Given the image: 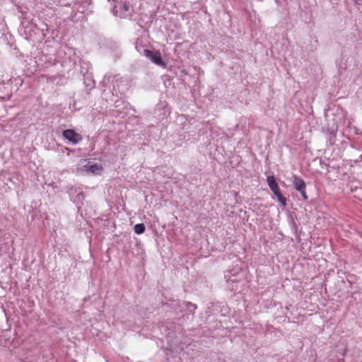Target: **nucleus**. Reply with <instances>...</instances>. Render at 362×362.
Segmentation results:
<instances>
[{
	"mask_svg": "<svg viewBox=\"0 0 362 362\" xmlns=\"http://www.w3.org/2000/svg\"><path fill=\"white\" fill-rule=\"evenodd\" d=\"M299 192L301 194L304 200L308 199V196L306 194L305 189H303V191H299Z\"/></svg>",
	"mask_w": 362,
	"mask_h": 362,
	"instance_id": "obj_10",
	"label": "nucleus"
},
{
	"mask_svg": "<svg viewBox=\"0 0 362 362\" xmlns=\"http://www.w3.org/2000/svg\"><path fill=\"white\" fill-rule=\"evenodd\" d=\"M269 187L274 194L276 193L280 192V189L279 187L277 182H276L275 184L271 185Z\"/></svg>",
	"mask_w": 362,
	"mask_h": 362,
	"instance_id": "obj_8",
	"label": "nucleus"
},
{
	"mask_svg": "<svg viewBox=\"0 0 362 362\" xmlns=\"http://www.w3.org/2000/svg\"><path fill=\"white\" fill-rule=\"evenodd\" d=\"M267 182L269 186L276 182L275 177L273 175L268 176L267 178Z\"/></svg>",
	"mask_w": 362,
	"mask_h": 362,
	"instance_id": "obj_9",
	"label": "nucleus"
},
{
	"mask_svg": "<svg viewBox=\"0 0 362 362\" xmlns=\"http://www.w3.org/2000/svg\"><path fill=\"white\" fill-rule=\"evenodd\" d=\"M131 13V9L128 3L124 2L122 4L121 7L119 8V16L121 18H124L129 16Z\"/></svg>",
	"mask_w": 362,
	"mask_h": 362,
	"instance_id": "obj_5",
	"label": "nucleus"
},
{
	"mask_svg": "<svg viewBox=\"0 0 362 362\" xmlns=\"http://www.w3.org/2000/svg\"><path fill=\"white\" fill-rule=\"evenodd\" d=\"M276 198H277V200L278 202L283 206H286V197L281 194V191L276 193L274 194Z\"/></svg>",
	"mask_w": 362,
	"mask_h": 362,
	"instance_id": "obj_6",
	"label": "nucleus"
},
{
	"mask_svg": "<svg viewBox=\"0 0 362 362\" xmlns=\"http://www.w3.org/2000/svg\"><path fill=\"white\" fill-rule=\"evenodd\" d=\"M103 170V165L99 163H93L86 160L78 163L76 169L78 174H88L93 175H99Z\"/></svg>",
	"mask_w": 362,
	"mask_h": 362,
	"instance_id": "obj_1",
	"label": "nucleus"
},
{
	"mask_svg": "<svg viewBox=\"0 0 362 362\" xmlns=\"http://www.w3.org/2000/svg\"><path fill=\"white\" fill-rule=\"evenodd\" d=\"M63 136L73 144H78L82 140L81 134L76 133L72 129H66L63 132Z\"/></svg>",
	"mask_w": 362,
	"mask_h": 362,
	"instance_id": "obj_3",
	"label": "nucleus"
},
{
	"mask_svg": "<svg viewBox=\"0 0 362 362\" xmlns=\"http://www.w3.org/2000/svg\"><path fill=\"white\" fill-rule=\"evenodd\" d=\"M134 230L136 234H142L145 231V226L143 223L136 224Z\"/></svg>",
	"mask_w": 362,
	"mask_h": 362,
	"instance_id": "obj_7",
	"label": "nucleus"
},
{
	"mask_svg": "<svg viewBox=\"0 0 362 362\" xmlns=\"http://www.w3.org/2000/svg\"><path fill=\"white\" fill-rule=\"evenodd\" d=\"M144 55L148 58L153 63L165 67L166 64L163 61L161 54L159 52H153L149 49H145L144 51Z\"/></svg>",
	"mask_w": 362,
	"mask_h": 362,
	"instance_id": "obj_2",
	"label": "nucleus"
},
{
	"mask_svg": "<svg viewBox=\"0 0 362 362\" xmlns=\"http://www.w3.org/2000/svg\"><path fill=\"white\" fill-rule=\"evenodd\" d=\"M293 182L295 188L297 191L299 192V191H303V189H305L306 185H305L304 180L302 178H300L296 175H293Z\"/></svg>",
	"mask_w": 362,
	"mask_h": 362,
	"instance_id": "obj_4",
	"label": "nucleus"
}]
</instances>
